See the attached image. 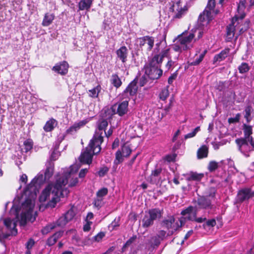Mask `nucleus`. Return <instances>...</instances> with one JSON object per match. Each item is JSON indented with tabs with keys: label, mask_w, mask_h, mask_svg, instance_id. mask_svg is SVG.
Listing matches in <instances>:
<instances>
[{
	"label": "nucleus",
	"mask_w": 254,
	"mask_h": 254,
	"mask_svg": "<svg viewBox=\"0 0 254 254\" xmlns=\"http://www.w3.org/2000/svg\"><path fill=\"white\" fill-rule=\"evenodd\" d=\"M79 168L78 165L74 164L65 169L63 175L58 178L54 184H49L42 191L39 201L41 202L47 201L48 206L55 207L60 197H64L68 195L69 192L66 187L68 180L77 172Z\"/></svg>",
	"instance_id": "nucleus-1"
},
{
	"label": "nucleus",
	"mask_w": 254,
	"mask_h": 254,
	"mask_svg": "<svg viewBox=\"0 0 254 254\" xmlns=\"http://www.w3.org/2000/svg\"><path fill=\"white\" fill-rule=\"evenodd\" d=\"M53 174V169L48 168L44 176L42 173L38 174L24 190L25 194L29 195V198H27L22 204L23 210L20 221L21 225H24L27 221L33 222L35 220L36 213L33 214V209L35 205L37 186H40L45 181L48 180Z\"/></svg>",
	"instance_id": "nucleus-2"
},
{
	"label": "nucleus",
	"mask_w": 254,
	"mask_h": 254,
	"mask_svg": "<svg viewBox=\"0 0 254 254\" xmlns=\"http://www.w3.org/2000/svg\"><path fill=\"white\" fill-rule=\"evenodd\" d=\"M102 142L101 134L96 133L95 135H94L88 146L81 153L79 158L80 161L84 164L91 163L93 155L100 152L101 149L100 145Z\"/></svg>",
	"instance_id": "nucleus-3"
},
{
	"label": "nucleus",
	"mask_w": 254,
	"mask_h": 254,
	"mask_svg": "<svg viewBox=\"0 0 254 254\" xmlns=\"http://www.w3.org/2000/svg\"><path fill=\"white\" fill-rule=\"evenodd\" d=\"M195 41L193 33L184 32L177 37L176 42L173 48L174 51L181 52L192 48Z\"/></svg>",
	"instance_id": "nucleus-4"
},
{
	"label": "nucleus",
	"mask_w": 254,
	"mask_h": 254,
	"mask_svg": "<svg viewBox=\"0 0 254 254\" xmlns=\"http://www.w3.org/2000/svg\"><path fill=\"white\" fill-rule=\"evenodd\" d=\"M215 0H208L207 5L202 13L200 14L198 20L202 26L207 25L213 19L212 11L215 7Z\"/></svg>",
	"instance_id": "nucleus-5"
},
{
	"label": "nucleus",
	"mask_w": 254,
	"mask_h": 254,
	"mask_svg": "<svg viewBox=\"0 0 254 254\" xmlns=\"http://www.w3.org/2000/svg\"><path fill=\"white\" fill-rule=\"evenodd\" d=\"M162 216V211L158 208L150 209L142 219V226L143 228H148L153 224L154 221L159 219Z\"/></svg>",
	"instance_id": "nucleus-6"
},
{
	"label": "nucleus",
	"mask_w": 254,
	"mask_h": 254,
	"mask_svg": "<svg viewBox=\"0 0 254 254\" xmlns=\"http://www.w3.org/2000/svg\"><path fill=\"white\" fill-rule=\"evenodd\" d=\"M162 226L168 230V235H173L183 225V219H176L170 216L162 222Z\"/></svg>",
	"instance_id": "nucleus-7"
},
{
	"label": "nucleus",
	"mask_w": 254,
	"mask_h": 254,
	"mask_svg": "<svg viewBox=\"0 0 254 254\" xmlns=\"http://www.w3.org/2000/svg\"><path fill=\"white\" fill-rule=\"evenodd\" d=\"M4 224L7 230V232H4L3 229H0V241L7 238L9 236L12 235L16 232L15 228L16 227V221L14 218L11 219L10 218H7L3 220Z\"/></svg>",
	"instance_id": "nucleus-8"
},
{
	"label": "nucleus",
	"mask_w": 254,
	"mask_h": 254,
	"mask_svg": "<svg viewBox=\"0 0 254 254\" xmlns=\"http://www.w3.org/2000/svg\"><path fill=\"white\" fill-rule=\"evenodd\" d=\"M128 99H126L119 104L112 106L109 111H111L112 114H118L120 116H123L126 114L128 111Z\"/></svg>",
	"instance_id": "nucleus-9"
},
{
	"label": "nucleus",
	"mask_w": 254,
	"mask_h": 254,
	"mask_svg": "<svg viewBox=\"0 0 254 254\" xmlns=\"http://www.w3.org/2000/svg\"><path fill=\"white\" fill-rule=\"evenodd\" d=\"M139 45L140 48H144L147 52H150L153 48L154 43L153 37L146 36L138 39Z\"/></svg>",
	"instance_id": "nucleus-10"
},
{
	"label": "nucleus",
	"mask_w": 254,
	"mask_h": 254,
	"mask_svg": "<svg viewBox=\"0 0 254 254\" xmlns=\"http://www.w3.org/2000/svg\"><path fill=\"white\" fill-rule=\"evenodd\" d=\"M249 141L248 139L243 138H238L235 141L238 146L239 150L247 157L249 156L247 153L252 150L251 147L248 143Z\"/></svg>",
	"instance_id": "nucleus-11"
},
{
	"label": "nucleus",
	"mask_w": 254,
	"mask_h": 254,
	"mask_svg": "<svg viewBox=\"0 0 254 254\" xmlns=\"http://www.w3.org/2000/svg\"><path fill=\"white\" fill-rule=\"evenodd\" d=\"M183 216L180 219H183V224L187 220L193 221L196 216V209L192 206H189L181 212Z\"/></svg>",
	"instance_id": "nucleus-12"
},
{
	"label": "nucleus",
	"mask_w": 254,
	"mask_h": 254,
	"mask_svg": "<svg viewBox=\"0 0 254 254\" xmlns=\"http://www.w3.org/2000/svg\"><path fill=\"white\" fill-rule=\"evenodd\" d=\"M238 16H235L232 20L231 23L227 26V38L229 40H232L235 35V31L237 24L240 23Z\"/></svg>",
	"instance_id": "nucleus-13"
},
{
	"label": "nucleus",
	"mask_w": 254,
	"mask_h": 254,
	"mask_svg": "<svg viewBox=\"0 0 254 254\" xmlns=\"http://www.w3.org/2000/svg\"><path fill=\"white\" fill-rule=\"evenodd\" d=\"M253 197H254V191H252L251 189L245 188L239 191L237 196V200L238 202H242Z\"/></svg>",
	"instance_id": "nucleus-14"
},
{
	"label": "nucleus",
	"mask_w": 254,
	"mask_h": 254,
	"mask_svg": "<svg viewBox=\"0 0 254 254\" xmlns=\"http://www.w3.org/2000/svg\"><path fill=\"white\" fill-rule=\"evenodd\" d=\"M170 9V10L175 13L173 19H180L182 18L185 14L187 10L185 7H182L180 5V2H177L174 4Z\"/></svg>",
	"instance_id": "nucleus-15"
},
{
	"label": "nucleus",
	"mask_w": 254,
	"mask_h": 254,
	"mask_svg": "<svg viewBox=\"0 0 254 254\" xmlns=\"http://www.w3.org/2000/svg\"><path fill=\"white\" fill-rule=\"evenodd\" d=\"M145 72L150 79L155 80L162 76L163 71L160 68L145 67Z\"/></svg>",
	"instance_id": "nucleus-16"
},
{
	"label": "nucleus",
	"mask_w": 254,
	"mask_h": 254,
	"mask_svg": "<svg viewBox=\"0 0 254 254\" xmlns=\"http://www.w3.org/2000/svg\"><path fill=\"white\" fill-rule=\"evenodd\" d=\"M137 90V86L136 82L134 80L132 81L127 86L122 94L123 98L128 99L129 96L135 95Z\"/></svg>",
	"instance_id": "nucleus-17"
},
{
	"label": "nucleus",
	"mask_w": 254,
	"mask_h": 254,
	"mask_svg": "<svg viewBox=\"0 0 254 254\" xmlns=\"http://www.w3.org/2000/svg\"><path fill=\"white\" fill-rule=\"evenodd\" d=\"M215 193H213L209 195V196H202L200 197L197 200V204L200 208L210 209L211 208V201L209 197L214 198Z\"/></svg>",
	"instance_id": "nucleus-18"
},
{
	"label": "nucleus",
	"mask_w": 254,
	"mask_h": 254,
	"mask_svg": "<svg viewBox=\"0 0 254 254\" xmlns=\"http://www.w3.org/2000/svg\"><path fill=\"white\" fill-rule=\"evenodd\" d=\"M68 64L65 61L57 64L53 67L52 70L61 75H65L67 73Z\"/></svg>",
	"instance_id": "nucleus-19"
},
{
	"label": "nucleus",
	"mask_w": 254,
	"mask_h": 254,
	"mask_svg": "<svg viewBox=\"0 0 254 254\" xmlns=\"http://www.w3.org/2000/svg\"><path fill=\"white\" fill-rule=\"evenodd\" d=\"M117 58L122 61L123 64H125L127 61L128 50L127 48L124 46H122L116 51Z\"/></svg>",
	"instance_id": "nucleus-20"
},
{
	"label": "nucleus",
	"mask_w": 254,
	"mask_h": 254,
	"mask_svg": "<svg viewBox=\"0 0 254 254\" xmlns=\"http://www.w3.org/2000/svg\"><path fill=\"white\" fill-rule=\"evenodd\" d=\"M161 59H160L159 55H155L149 61L148 65L146 67H157L160 68L161 64L162 63Z\"/></svg>",
	"instance_id": "nucleus-21"
},
{
	"label": "nucleus",
	"mask_w": 254,
	"mask_h": 254,
	"mask_svg": "<svg viewBox=\"0 0 254 254\" xmlns=\"http://www.w3.org/2000/svg\"><path fill=\"white\" fill-rule=\"evenodd\" d=\"M230 52V49L226 48L222 51L219 54L216 55L213 58V63L220 62L224 60L228 56Z\"/></svg>",
	"instance_id": "nucleus-22"
},
{
	"label": "nucleus",
	"mask_w": 254,
	"mask_h": 254,
	"mask_svg": "<svg viewBox=\"0 0 254 254\" xmlns=\"http://www.w3.org/2000/svg\"><path fill=\"white\" fill-rule=\"evenodd\" d=\"M246 0H240V2L238 5V12L239 15H236V16H238V19L242 20L245 16V14L244 13V10L246 8Z\"/></svg>",
	"instance_id": "nucleus-23"
},
{
	"label": "nucleus",
	"mask_w": 254,
	"mask_h": 254,
	"mask_svg": "<svg viewBox=\"0 0 254 254\" xmlns=\"http://www.w3.org/2000/svg\"><path fill=\"white\" fill-rule=\"evenodd\" d=\"M63 234V231H58L55 233L52 236L50 237L47 241V244L51 246L54 245Z\"/></svg>",
	"instance_id": "nucleus-24"
},
{
	"label": "nucleus",
	"mask_w": 254,
	"mask_h": 254,
	"mask_svg": "<svg viewBox=\"0 0 254 254\" xmlns=\"http://www.w3.org/2000/svg\"><path fill=\"white\" fill-rule=\"evenodd\" d=\"M108 123L106 120H101L98 122V130H97L94 134L95 135L96 133L101 134L102 139H103V131H105L106 127L108 126Z\"/></svg>",
	"instance_id": "nucleus-25"
},
{
	"label": "nucleus",
	"mask_w": 254,
	"mask_h": 254,
	"mask_svg": "<svg viewBox=\"0 0 254 254\" xmlns=\"http://www.w3.org/2000/svg\"><path fill=\"white\" fill-rule=\"evenodd\" d=\"M93 2V0H81L78 3V8L80 10H89Z\"/></svg>",
	"instance_id": "nucleus-26"
},
{
	"label": "nucleus",
	"mask_w": 254,
	"mask_h": 254,
	"mask_svg": "<svg viewBox=\"0 0 254 254\" xmlns=\"http://www.w3.org/2000/svg\"><path fill=\"white\" fill-rule=\"evenodd\" d=\"M57 125V122L56 120L54 119H51L46 122L43 128L45 131L49 132L53 130Z\"/></svg>",
	"instance_id": "nucleus-27"
},
{
	"label": "nucleus",
	"mask_w": 254,
	"mask_h": 254,
	"mask_svg": "<svg viewBox=\"0 0 254 254\" xmlns=\"http://www.w3.org/2000/svg\"><path fill=\"white\" fill-rule=\"evenodd\" d=\"M55 19V15L53 13H46L43 21H42V25L44 26H48L50 25Z\"/></svg>",
	"instance_id": "nucleus-28"
},
{
	"label": "nucleus",
	"mask_w": 254,
	"mask_h": 254,
	"mask_svg": "<svg viewBox=\"0 0 254 254\" xmlns=\"http://www.w3.org/2000/svg\"><path fill=\"white\" fill-rule=\"evenodd\" d=\"M243 127L245 136L244 138H246L248 140H250V138L251 137V135L253 133L252 127L246 124H244Z\"/></svg>",
	"instance_id": "nucleus-29"
},
{
	"label": "nucleus",
	"mask_w": 254,
	"mask_h": 254,
	"mask_svg": "<svg viewBox=\"0 0 254 254\" xmlns=\"http://www.w3.org/2000/svg\"><path fill=\"white\" fill-rule=\"evenodd\" d=\"M203 174H198L195 172H191L189 174L187 178L188 181H199L203 177Z\"/></svg>",
	"instance_id": "nucleus-30"
},
{
	"label": "nucleus",
	"mask_w": 254,
	"mask_h": 254,
	"mask_svg": "<svg viewBox=\"0 0 254 254\" xmlns=\"http://www.w3.org/2000/svg\"><path fill=\"white\" fill-rule=\"evenodd\" d=\"M105 233L101 232L93 237L91 240L88 239L87 242L85 241L84 242V245H87L93 242H99L105 237Z\"/></svg>",
	"instance_id": "nucleus-31"
},
{
	"label": "nucleus",
	"mask_w": 254,
	"mask_h": 254,
	"mask_svg": "<svg viewBox=\"0 0 254 254\" xmlns=\"http://www.w3.org/2000/svg\"><path fill=\"white\" fill-rule=\"evenodd\" d=\"M208 147L206 145H202L197 151L198 158L206 157L208 154Z\"/></svg>",
	"instance_id": "nucleus-32"
},
{
	"label": "nucleus",
	"mask_w": 254,
	"mask_h": 254,
	"mask_svg": "<svg viewBox=\"0 0 254 254\" xmlns=\"http://www.w3.org/2000/svg\"><path fill=\"white\" fill-rule=\"evenodd\" d=\"M111 83L116 88L120 87L122 85V81L119 76L116 74H112L111 79Z\"/></svg>",
	"instance_id": "nucleus-33"
},
{
	"label": "nucleus",
	"mask_w": 254,
	"mask_h": 254,
	"mask_svg": "<svg viewBox=\"0 0 254 254\" xmlns=\"http://www.w3.org/2000/svg\"><path fill=\"white\" fill-rule=\"evenodd\" d=\"M101 90V87L100 85H98L95 87L89 90L88 91V95L90 97L92 98H97L98 96L99 93Z\"/></svg>",
	"instance_id": "nucleus-34"
},
{
	"label": "nucleus",
	"mask_w": 254,
	"mask_h": 254,
	"mask_svg": "<svg viewBox=\"0 0 254 254\" xmlns=\"http://www.w3.org/2000/svg\"><path fill=\"white\" fill-rule=\"evenodd\" d=\"M56 228V224L55 223H51L46 226L42 229L41 232L43 235H46L52 230Z\"/></svg>",
	"instance_id": "nucleus-35"
},
{
	"label": "nucleus",
	"mask_w": 254,
	"mask_h": 254,
	"mask_svg": "<svg viewBox=\"0 0 254 254\" xmlns=\"http://www.w3.org/2000/svg\"><path fill=\"white\" fill-rule=\"evenodd\" d=\"M88 122H89V121L88 119H85L82 121H80L78 122L75 123L72 125V127H73V128H74L75 131L76 132L81 127H82L84 126H85Z\"/></svg>",
	"instance_id": "nucleus-36"
},
{
	"label": "nucleus",
	"mask_w": 254,
	"mask_h": 254,
	"mask_svg": "<svg viewBox=\"0 0 254 254\" xmlns=\"http://www.w3.org/2000/svg\"><path fill=\"white\" fill-rule=\"evenodd\" d=\"M252 108L250 106H248L246 107L245 109V118L246 119V121L248 123H250L252 120V118L251 117V113H252Z\"/></svg>",
	"instance_id": "nucleus-37"
},
{
	"label": "nucleus",
	"mask_w": 254,
	"mask_h": 254,
	"mask_svg": "<svg viewBox=\"0 0 254 254\" xmlns=\"http://www.w3.org/2000/svg\"><path fill=\"white\" fill-rule=\"evenodd\" d=\"M23 148L21 149V151L22 152H27L29 150H30L32 147V142L29 140H26L24 141L23 144Z\"/></svg>",
	"instance_id": "nucleus-38"
},
{
	"label": "nucleus",
	"mask_w": 254,
	"mask_h": 254,
	"mask_svg": "<svg viewBox=\"0 0 254 254\" xmlns=\"http://www.w3.org/2000/svg\"><path fill=\"white\" fill-rule=\"evenodd\" d=\"M121 151L124 157H127L130 155L131 150L129 146L124 145L123 146Z\"/></svg>",
	"instance_id": "nucleus-39"
},
{
	"label": "nucleus",
	"mask_w": 254,
	"mask_h": 254,
	"mask_svg": "<svg viewBox=\"0 0 254 254\" xmlns=\"http://www.w3.org/2000/svg\"><path fill=\"white\" fill-rule=\"evenodd\" d=\"M103 199L104 198L96 196L94 200V205L98 208L101 207L104 204Z\"/></svg>",
	"instance_id": "nucleus-40"
},
{
	"label": "nucleus",
	"mask_w": 254,
	"mask_h": 254,
	"mask_svg": "<svg viewBox=\"0 0 254 254\" xmlns=\"http://www.w3.org/2000/svg\"><path fill=\"white\" fill-rule=\"evenodd\" d=\"M108 190L107 188H103L98 190L96 193V196L103 198L108 194Z\"/></svg>",
	"instance_id": "nucleus-41"
},
{
	"label": "nucleus",
	"mask_w": 254,
	"mask_h": 254,
	"mask_svg": "<svg viewBox=\"0 0 254 254\" xmlns=\"http://www.w3.org/2000/svg\"><path fill=\"white\" fill-rule=\"evenodd\" d=\"M169 96V91L167 88L163 89L159 94V98L161 100L165 101Z\"/></svg>",
	"instance_id": "nucleus-42"
},
{
	"label": "nucleus",
	"mask_w": 254,
	"mask_h": 254,
	"mask_svg": "<svg viewBox=\"0 0 254 254\" xmlns=\"http://www.w3.org/2000/svg\"><path fill=\"white\" fill-rule=\"evenodd\" d=\"M199 130H200V127H196V128H195L193 129V130L192 132L189 133L185 135V136H184L185 139H187L188 138H190L194 137V136H195L196 134Z\"/></svg>",
	"instance_id": "nucleus-43"
},
{
	"label": "nucleus",
	"mask_w": 254,
	"mask_h": 254,
	"mask_svg": "<svg viewBox=\"0 0 254 254\" xmlns=\"http://www.w3.org/2000/svg\"><path fill=\"white\" fill-rule=\"evenodd\" d=\"M120 218L117 217L114 219V221L109 225V229L112 231L114 230L116 227L120 225Z\"/></svg>",
	"instance_id": "nucleus-44"
},
{
	"label": "nucleus",
	"mask_w": 254,
	"mask_h": 254,
	"mask_svg": "<svg viewBox=\"0 0 254 254\" xmlns=\"http://www.w3.org/2000/svg\"><path fill=\"white\" fill-rule=\"evenodd\" d=\"M249 70L248 64L246 63H242L239 67V72L241 73H244L248 72Z\"/></svg>",
	"instance_id": "nucleus-45"
},
{
	"label": "nucleus",
	"mask_w": 254,
	"mask_h": 254,
	"mask_svg": "<svg viewBox=\"0 0 254 254\" xmlns=\"http://www.w3.org/2000/svg\"><path fill=\"white\" fill-rule=\"evenodd\" d=\"M68 221L65 219V217H61L55 223L57 226H63L65 225Z\"/></svg>",
	"instance_id": "nucleus-46"
},
{
	"label": "nucleus",
	"mask_w": 254,
	"mask_h": 254,
	"mask_svg": "<svg viewBox=\"0 0 254 254\" xmlns=\"http://www.w3.org/2000/svg\"><path fill=\"white\" fill-rule=\"evenodd\" d=\"M205 53L206 51H204L203 53L201 54L198 58H196L191 63V64L192 65H196L199 64V63L202 61Z\"/></svg>",
	"instance_id": "nucleus-47"
},
{
	"label": "nucleus",
	"mask_w": 254,
	"mask_h": 254,
	"mask_svg": "<svg viewBox=\"0 0 254 254\" xmlns=\"http://www.w3.org/2000/svg\"><path fill=\"white\" fill-rule=\"evenodd\" d=\"M75 213L72 209H70L64 214V216L68 221L71 220L74 216Z\"/></svg>",
	"instance_id": "nucleus-48"
},
{
	"label": "nucleus",
	"mask_w": 254,
	"mask_h": 254,
	"mask_svg": "<svg viewBox=\"0 0 254 254\" xmlns=\"http://www.w3.org/2000/svg\"><path fill=\"white\" fill-rule=\"evenodd\" d=\"M109 169L108 167H103L99 169L97 173L99 177H102L104 176L107 173Z\"/></svg>",
	"instance_id": "nucleus-49"
},
{
	"label": "nucleus",
	"mask_w": 254,
	"mask_h": 254,
	"mask_svg": "<svg viewBox=\"0 0 254 254\" xmlns=\"http://www.w3.org/2000/svg\"><path fill=\"white\" fill-rule=\"evenodd\" d=\"M240 117L241 114L240 113H238L237 114H236L235 117L229 118L228 122L230 124L238 123L240 121Z\"/></svg>",
	"instance_id": "nucleus-50"
},
{
	"label": "nucleus",
	"mask_w": 254,
	"mask_h": 254,
	"mask_svg": "<svg viewBox=\"0 0 254 254\" xmlns=\"http://www.w3.org/2000/svg\"><path fill=\"white\" fill-rule=\"evenodd\" d=\"M218 168V163L215 161H211L208 165V169L210 172L215 170Z\"/></svg>",
	"instance_id": "nucleus-51"
},
{
	"label": "nucleus",
	"mask_w": 254,
	"mask_h": 254,
	"mask_svg": "<svg viewBox=\"0 0 254 254\" xmlns=\"http://www.w3.org/2000/svg\"><path fill=\"white\" fill-rule=\"evenodd\" d=\"M124 156L123 155V153L120 150H118L116 154V160L118 161V163L122 162L124 159Z\"/></svg>",
	"instance_id": "nucleus-52"
},
{
	"label": "nucleus",
	"mask_w": 254,
	"mask_h": 254,
	"mask_svg": "<svg viewBox=\"0 0 254 254\" xmlns=\"http://www.w3.org/2000/svg\"><path fill=\"white\" fill-rule=\"evenodd\" d=\"M161 171L162 169L161 168H157L152 171L150 176L151 179H152L153 177H158L160 174Z\"/></svg>",
	"instance_id": "nucleus-53"
},
{
	"label": "nucleus",
	"mask_w": 254,
	"mask_h": 254,
	"mask_svg": "<svg viewBox=\"0 0 254 254\" xmlns=\"http://www.w3.org/2000/svg\"><path fill=\"white\" fill-rule=\"evenodd\" d=\"M169 53V49H165L161 51V53L159 54L160 55V59H163L164 57H168Z\"/></svg>",
	"instance_id": "nucleus-54"
},
{
	"label": "nucleus",
	"mask_w": 254,
	"mask_h": 254,
	"mask_svg": "<svg viewBox=\"0 0 254 254\" xmlns=\"http://www.w3.org/2000/svg\"><path fill=\"white\" fill-rule=\"evenodd\" d=\"M176 154H169V155H167L165 156V159L167 161L170 162L174 161L176 158Z\"/></svg>",
	"instance_id": "nucleus-55"
},
{
	"label": "nucleus",
	"mask_w": 254,
	"mask_h": 254,
	"mask_svg": "<svg viewBox=\"0 0 254 254\" xmlns=\"http://www.w3.org/2000/svg\"><path fill=\"white\" fill-rule=\"evenodd\" d=\"M162 240L157 237V235L152 238L151 241L154 245L158 246Z\"/></svg>",
	"instance_id": "nucleus-56"
},
{
	"label": "nucleus",
	"mask_w": 254,
	"mask_h": 254,
	"mask_svg": "<svg viewBox=\"0 0 254 254\" xmlns=\"http://www.w3.org/2000/svg\"><path fill=\"white\" fill-rule=\"evenodd\" d=\"M92 222L90 221H87L86 223L83 226V230L84 231L87 232L90 230V226L92 225Z\"/></svg>",
	"instance_id": "nucleus-57"
},
{
	"label": "nucleus",
	"mask_w": 254,
	"mask_h": 254,
	"mask_svg": "<svg viewBox=\"0 0 254 254\" xmlns=\"http://www.w3.org/2000/svg\"><path fill=\"white\" fill-rule=\"evenodd\" d=\"M175 63L171 59H170L166 64L165 67L167 70H169L174 66Z\"/></svg>",
	"instance_id": "nucleus-58"
},
{
	"label": "nucleus",
	"mask_w": 254,
	"mask_h": 254,
	"mask_svg": "<svg viewBox=\"0 0 254 254\" xmlns=\"http://www.w3.org/2000/svg\"><path fill=\"white\" fill-rule=\"evenodd\" d=\"M27 181V176L26 174H22L19 179V182L25 185Z\"/></svg>",
	"instance_id": "nucleus-59"
},
{
	"label": "nucleus",
	"mask_w": 254,
	"mask_h": 254,
	"mask_svg": "<svg viewBox=\"0 0 254 254\" xmlns=\"http://www.w3.org/2000/svg\"><path fill=\"white\" fill-rule=\"evenodd\" d=\"M88 169H81L79 173V177L80 178H84L87 173L88 172Z\"/></svg>",
	"instance_id": "nucleus-60"
},
{
	"label": "nucleus",
	"mask_w": 254,
	"mask_h": 254,
	"mask_svg": "<svg viewBox=\"0 0 254 254\" xmlns=\"http://www.w3.org/2000/svg\"><path fill=\"white\" fill-rule=\"evenodd\" d=\"M166 234V231L164 230H160L158 232L157 234V237L160 238L162 240L165 238Z\"/></svg>",
	"instance_id": "nucleus-61"
},
{
	"label": "nucleus",
	"mask_w": 254,
	"mask_h": 254,
	"mask_svg": "<svg viewBox=\"0 0 254 254\" xmlns=\"http://www.w3.org/2000/svg\"><path fill=\"white\" fill-rule=\"evenodd\" d=\"M206 225L208 226L213 227L216 225V221L214 219L208 220L206 221Z\"/></svg>",
	"instance_id": "nucleus-62"
},
{
	"label": "nucleus",
	"mask_w": 254,
	"mask_h": 254,
	"mask_svg": "<svg viewBox=\"0 0 254 254\" xmlns=\"http://www.w3.org/2000/svg\"><path fill=\"white\" fill-rule=\"evenodd\" d=\"M136 239V236H133L131 238H130L126 242L125 244V246H127L130 245L133 242L135 241V240Z\"/></svg>",
	"instance_id": "nucleus-63"
},
{
	"label": "nucleus",
	"mask_w": 254,
	"mask_h": 254,
	"mask_svg": "<svg viewBox=\"0 0 254 254\" xmlns=\"http://www.w3.org/2000/svg\"><path fill=\"white\" fill-rule=\"evenodd\" d=\"M78 183V179L77 178H72L68 186L73 187L75 186Z\"/></svg>",
	"instance_id": "nucleus-64"
}]
</instances>
